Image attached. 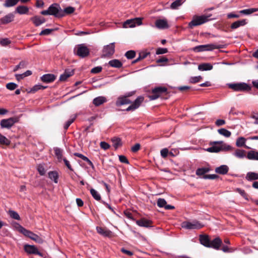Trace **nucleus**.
<instances>
[{
	"label": "nucleus",
	"instance_id": "11",
	"mask_svg": "<svg viewBox=\"0 0 258 258\" xmlns=\"http://www.w3.org/2000/svg\"><path fill=\"white\" fill-rule=\"evenodd\" d=\"M136 224L140 227H152V222L150 220L146 219L145 218H142L140 220H137L136 221Z\"/></svg>",
	"mask_w": 258,
	"mask_h": 258
},
{
	"label": "nucleus",
	"instance_id": "44",
	"mask_svg": "<svg viewBox=\"0 0 258 258\" xmlns=\"http://www.w3.org/2000/svg\"><path fill=\"white\" fill-rule=\"evenodd\" d=\"M55 155L56 156L57 159L60 161L62 159V151L60 148L55 147L54 148Z\"/></svg>",
	"mask_w": 258,
	"mask_h": 258
},
{
	"label": "nucleus",
	"instance_id": "29",
	"mask_svg": "<svg viewBox=\"0 0 258 258\" xmlns=\"http://www.w3.org/2000/svg\"><path fill=\"white\" fill-rule=\"evenodd\" d=\"M49 178L53 180L55 183L58 182V173L55 171H49L48 173Z\"/></svg>",
	"mask_w": 258,
	"mask_h": 258
},
{
	"label": "nucleus",
	"instance_id": "48",
	"mask_svg": "<svg viewBox=\"0 0 258 258\" xmlns=\"http://www.w3.org/2000/svg\"><path fill=\"white\" fill-rule=\"evenodd\" d=\"M136 56V52L134 50H128L125 53V56L127 59H132Z\"/></svg>",
	"mask_w": 258,
	"mask_h": 258
},
{
	"label": "nucleus",
	"instance_id": "17",
	"mask_svg": "<svg viewBox=\"0 0 258 258\" xmlns=\"http://www.w3.org/2000/svg\"><path fill=\"white\" fill-rule=\"evenodd\" d=\"M29 8L24 5H20L18 6L15 11V13H18L20 15L27 14L29 12Z\"/></svg>",
	"mask_w": 258,
	"mask_h": 258
},
{
	"label": "nucleus",
	"instance_id": "39",
	"mask_svg": "<svg viewBox=\"0 0 258 258\" xmlns=\"http://www.w3.org/2000/svg\"><path fill=\"white\" fill-rule=\"evenodd\" d=\"M210 171L209 168L202 167L197 169L196 173L197 175H205L204 174Z\"/></svg>",
	"mask_w": 258,
	"mask_h": 258
},
{
	"label": "nucleus",
	"instance_id": "2",
	"mask_svg": "<svg viewBox=\"0 0 258 258\" xmlns=\"http://www.w3.org/2000/svg\"><path fill=\"white\" fill-rule=\"evenodd\" d=\"M227 85L229 88L236 92L249 91L251 89L248 84L244 82L228 83Z\"/></svg>",
	"mask_w": 258,
	"mask_h": 258
},
{
	"label": "nucleus",
	"instance_id": "25",
	"mask_svg": "<svg viewBox=\"0 0 258 258\" xmlns=\"http://www.w3.org/2000/svg\"><path fill=\"white\" fill-rule=\"evenodd\" d=\"M245 179L248 181H252L258 179V173L248 172L247 173Z\"/></svg>",
	"mask_w": 258,
	"mask_h": 258
},
{
	"label": "nucleus",
	"instance_id": "30",
	"mask_svg": "<svg viewBox=\"0 0 258 258\" xmlns=\"http://www.w3.org/2000/svg\"><path fill=\"white\" fill-rule=\"evenodd\" d=\"M96 230L99 234L104 236H109L111 233L110 231L106 230L101 227H96Z\"/></svg>",
	"mask_w": 258,
	"mask_h": 258
},
{
	"label": "nucleus",
	"instance_id": "18",
	"mask_svg": "<svg viewBox=\"0 0 258 258\" xmlns=\"http://www.w3.org/2000/svg\"><path fill=\"white\" fill-rule=\"evenodd\" d=\"M107 99L104 96H98L93 100V103L95 106H99L107 102Z\"/></svg>",
	"mask_w": 258,
	"mask_h": 258
},
{
	"label": "nucleus",
	"instance_id": "36",
	"mask_svg": "<svg viewBox=\"0 0 258 258\" xmlns=\"http://www.w3.org/2000/svg\"><path fill=\"white\" fill-rule=\"evenodd\" d=\"M29 238L40 244L42 243L44 241L43 239L42 238H41L40 236L33 232H32V233L31 234V236H30Z\"/></svg>",
	"mask_w": 258,
	"mask_h": 258
},
{
	"label": "nucleus",
	"instance_id": "33",
	"mask_svg": "<svg viewBox=\"0 0 258 258\" xmlns=\"http://www.w3.org/2000/svg\"><path fill=\"white\" fill-rule=\"evenodd\" d=\"M112 146L115 149H117L119 147L122 145L121 139L119 138H113L111 139Z\"/></svg>",
	"mask_w": 258,
	"mask_h": 258
},
{
	"label": "nucleus",
	"instance_id": "63",
	"mask_svg": "<svg viewBox=\"0 0 258 258\" xmlns=\"http://www.w3.org/2000/svg\"><path fill=\"white\" fill-rule=\"evenodd\" d=\"M140 144L139 143H137L132 147L131 150L133 152L135 153L137 152L138 150H139V149H140Z\"/></svg>",
	"mask_w": 258,
	"mask_h": 258
},
{
	"label": "nucleus",
	"instance_id": "19",
	"mask_svg": "<svg viewBox=\"0 0 258 258\" xmlns=\"http://www.w3.org/2000/svg\"><path fill=\"white\" fill-rule=\"evenodd\" d=\"M222 244V240L219 237L214 238L211 241H210V247L216 249H219Z\"/></svg>",
	"mask_w": 258,
	"mask_h": 258
},
{
	"label": "nucleus",
	"instance_id": "58",
	"mask_svg": "<svg viewBox=\"0 0 258 258\" xmlns=\"http://www.w3.org/2000/svg\"><path fill=\"white\" fill-rule=\"evenodd\" d=\"M168 52V50L166 48H158L156 50L157 54H162L166 53Z\"/></svg>",
	"mask_w": 258,
	"mask_h": 258
},
{
	"label": "nucleus",
	"instance_id": "10",
	"mask_svg": "<svg viewBox=\"0 0 258 258\" xmlns=\"http://www.w3.org/2000/svg\"><path fill=\"white\" fill-rule=\"evenodd\" d=\"M114 42L104 46L103 49V55L104 56H108L112 55L115 51Z\"/></svg>",
	"mask_w": 258,
	"mask_h": 258
},
{
	"label": "nucleus",
	"instance_id": "14",
	"mask_svg": "<svg viewBox=\"0 0 258 258\" xmlns=\"http://www.w3.org/2000/svg\"><path fill=\"white\" fill-rule=\"evenodd\" d=\"M155 26L159 29H164L168 28L169 25L166 19H158L155 22Z\"/></svg>",
	"mask_w": 258,
	"mask_h": 258
},
{
	"label": "nucleus",
	"instance_id": "27",
	"mask_svg": "<svg viewBox=\"0 0 258 258\" xmlns=\"http://www.w3.org/2000/svg\"><path fill=\"white\" fill-rule=\"evenodd\" d=\"M108 64L115 68H120L122 66V62L118 59H112L108 62Z\"/></svg>",
	"mask_w": 258,
	"mask_h": 258
},
{
	"label": "nucleus",
	"instance_id": "8",
	"mask_svg": "<svg viewBox=\"0 0 258 258\" xmlns=\"http://www.w3.org/2000/svg\"><path fill=\"white\" fill-rule=\"evenodd\" d=\"M142 24V18H135L134 19H128L125 21L123 23L124 28H133L136 26L141 25Z\"/></svg>",
	"mask_w": 258,
	"mask_h": 258
},
{
	"label": "nucleus",
	"instance_id": "52",
	"mask_svg": "<svg viewBox=\"0 0 258 258\" xmlns=\"http://www.w3.org/2000/svg\"><path fill=\"white\" fill-rule=\"evenodd\" d=\"M250 118L254 119L253 123L256 125H258V112H252L250 115Z\"/></svg>",
	"mask_w": 258,
	"mask_h": 258
},
{
	"label": "nucleus",
	"instance_id": "57",
	"mask_svg": "<svg viewBox=\"0 0 258 258\" xmlns=\"http://www.w3.org/2000/svg\"><path fill=\"white\" fill-rule=\"evenodd\" d=\"M102 68L101 66H97L93 68L91 70V73L92 74H97L101 72Z\"/></svg>",
	"mask_w": 258,
	"mask_h": 258
},
{
	"label": "nucleus",
	"instance_id": "23",
	"mask_svg": "<svg viewBox=\"0 0 258 258\" xmlns=\"http://www.w3.org/2000/svg\"><path fill=\"white\" fill-rule=\"evenodd\" d=\"M200 243L206 247H210V241L208 236L207 235H200Z\"/></svg>",
	"mask_w": 258,
	"mask_h": 258
},
{
	"label": "nucleus",
	"instance_id": "45",
	"mask_svg": "<svg viewBox=\"0 0 258 258\" xmlns=\"http://www.w3.org/2000/svg\"><path fill=\"white\" fill-rule=\"evenodd\" d=\"M77 114L74 115L71 118L69 119L64 124L63 128L64 130H67L70 125L74 121L77 117Z\"/></svg>",
	"mask_w": 258,
	"mask_h": 258
},
{
	"label": "nucleus",
	"instance_id": "38",
	"mask_svg": "<svg viewBox=\"0 0 258 258\" xmlns=\"http://www.w3.org/2000/svg\"><path fill=\"white\" fill-rule=\"evenodd\" d=\"M18 3V0H6L3 5L6 8H10L15 6Z\"/></svg>",
	"mask_w": 258,
	"mask_h": 258
},
{
	"label": "nucleus",
	"instance_id": "41",
	"mask_svg": "<svg viewBox=\"0 0 258 258\" xmlns=\"http://www.w3.org/2000/svg\"><path fill=\"white\" fill-rule=\"evenodd\" d=\"M218 132L221 135H222L226 138L229 137L231 135V133L229 131H228L224 128H222L219 129L218 130Z\"/></svg>",
	"mask_w": 258,
	"mask_h": 258
},
{
	"label": "nucleus",
	"instance_id": "31",
	"mask_svg": "<svg viewBox=\"0 0 258 258\" xmlns=\"http://www.w3.org/2000/svg\"><path fill=\"white\" fill-rule=\"evenodd\" d=\"M246 157L249 160H258V152L250 151L247 153Z\"/></svg>",
	"mask_w": 258,
	"mask_h": 258
},
{
	"label": "nucleus",
	"instance_id": "55",
	"mask_svg": "<svg viewBox=\"0 0 258 258\" xmlns=\"http://www.w3.org/2000/svg\"><path fill=\"white\" fill-rule=\"evenodd\" d=\"M53 29H45L41 31L39 35H48L50 34L52 31Z\"/></svg>",
	"mask_w": 258,
	"mask_h": 258
},
{
	"label": "nucleus",
	"instance_id": "21",
	"mask_svg": "<svg viewBox=\"0 0 258 258\" xmlns=\"http://www.w3.org/2000/svg\"><path fill=\"white\" fill-rule=\"evenodd\" d=\"M229 170V167L226 165H221L215 169V172L220 174H226Z\"/></svg>",
	"mask_w": 258,
	"mask_h": 258
},
{
	"label": "nucleus",
	"instance_id": "22",
	"mask_svg": "<svg viewBox=\"0 0 258 258\" xmlns=\"http://www.w3.org/2000/svg\"><path fill=\"white\" fill-rule=\"evenodd\" d=\"M214 143H218L220 144L221 151H228L231 150L233 148L229 145L224 143L222 141H214Z\"/></svg>",
	"mask_w": 258,
	"mask_h": 258
},
{
	"label": "nucleus",
	"instance_id": "15",
	"mask_svg": "<svg viewBox=\"0 0 258 258\" xmlns=\"http://www.w3.org/2000/svg\"><path fill=\"white\" fill-rule=\"evenodd\" d=\"M30 20L36 27L40 26L46 22L44 18L38 16H35L32 17Z\"/></svg>",
	"mask_w": 258,
	"mask_h": 258
},
{
	"label": "nucleus",
	"instance_id": "26",
	"mask_svg": "<svg viewBox=\"0 0 258 258\" xmlns=\"http://www.w3.org/2000/svg\"><path fill=\"white\" fill-rule=\"evenodd\" d=\"M213 69V66L210 63H203L199 65L198 69L201 71H210Z\"/></svg>",
	"mask_w": 258,
	"mask_h": 258
},
{
	"label": "nucleus",
	"instance_id": "37",
	"mask_svg": "<svg viewBox=\"0 0 258 258\" xmlns=\"http://www.w3.org/2000/svg\"><path fill=\"white\" fill-rule=\"evenodd\" d=\"M18 230L23 235H24L25 236H27L29 238L30 236H31V234L32 232L28 230H27L26 229H25V228H24L20 225H19V226H18Z\"/></svg>",
	"mask_w": 258,
	"mask_h": 258
},
{
	"label": "nucleus",
	"instance_id": "13",
	"mask_svg": "<svg viewBox=\"0 0 258 258\" xmlns=\"http://www.w3.org/2000/svg\"><path fill=\"white\" fill-rule=\"evenodd\" d=\"M131 103V101L127 98V96H121L117 98L115 102L117 106H120L125 104H128Z\"/></svg>",
	"mask_w": 258,
	"mask_h": 258
},
{
	"label": "nucleus",
	"instance_id": "35",
	"mask_svg": "<svg viewBox=\"0 0 258 258\" xmlns=\"http://www.w3.org/2000/svg\"><path fill=\"white\" fill-rule=\"evenodd\" d=\"M257 11L258 8H250L241 10L239 11V13L243 15H248Z\"/></svg>",
	"mask_w": 258,
	"mask_h": 258
},
{
	"label": "nucleus",
	"instance_id": "53",
	"mask_svg": "<svg viewBox=\"0 0 258 258\" xmlns=\"http://www.w3.org/2000/svg\"><path fill=\"white\" fill-rule=\"evenodd\" d=\"M17 87V85L13 82L9 83L6 85V88L10 90H14Z\"/></svg>",
	"mask_w": 258,
	"mask_h": 258
},
{
	"label": "nucleus",
	"instance_id": "20",
	"mask_svg": "<svg viewBox=\"0 0 258 258\" xmlns=\"http://www.w3.org/2000/svg\"><path fill=\"white\" fill-rule=\"evenodd\" d=\"M55 79V76L53 74H45L41 77V80L42 82L45 83H51L54 81Z\"/></svg>",
	"mask_w": 258,
	"mask_h": 258
},
{
	"label": "nucleus",
	"instance_id": "9",
	"mask_svg": "<svg viewBox=\"0 0 258 258\" xmlns=\"http://www.w3.org/2000/svg\"><path fill=\"white\" fill-rule=\"evenodd\" d=\"M144 100V97L142 96L138 97L134 101V102L129 106L127 108L125 109V111H134L136 109L138 108L141 105V103L143 102Z\"/></svg>",
	"mask_w": 258,
	"mask_h": 258
},
{
	"label": "nucleus",
	"instance_id": "40",
	"mask_svg": "<svg viewBox=\"0 0 258 258\" xmlns=\"http://www.w3.org/2000/svg\"><path fill=\"white\" fill-rule=\"evenodd\" d=\"M149 54H150V52H141L139 54V57L137 58H136L135 60H134L132 62V63H135L138 62L139 60L145 58Z\"/></svg>",
	"mask_w": 258,
	"mask_h": 258
},
{
	"label": "nucleus",
	"instance_id": "4",
	"mask_svg": "<svg viewBox=\"0 0 258 258\" xmlns=\"http://www.w3.org/2000/svg\"><path fill=\"white\" fill-rule=\"evenodd\" d=\"M208 17L205 15L195 16L192 21L188 23V27L192 28L194 27L202 25L208 22Z\"/></svg>",
	"mask_w": 258,
	"mask_h": 258
},
{
	"label": "nucleus",
	"instance_id": "28",
	"mask_svg": "<svg viewBox=\"0 0 258 258\" xmlns=\"http://www.w3.org/2000/svg\"><path fill=\"white\" fill-rule=\"evenodd\" d=\"M246 139L244 137L238 138L236 140V145L237 147H244L247 149H250V148L245 145Z\"/></svg>",
	"mask_w": 258,
	"mask_h": 258
},
{
	"label": "nucleus",
	"instance_id": "16",
	"mask_svg": "<svg viewBox=\"0 0 258 258\" xmlns=\"http://www.w3.org/2000/svg\"><path fill=\"white\" fill-rule=\"evenodd\" d=\"M14 15L13 13H9L0 19V22L2 24H8L14 20Z\"/></svg>",
	"mask_w": 258,
	"mask_h": 258
},
{
	"label": "nucleus",
	"instance_id": "56",
	"mask_svg": "<svg viewBox=\"0 0 258 258\" xmlns=\"http://www.w3.org/2000/svg\"><path fill=\"white\" fill-rule=\"evenodd\" d=\"M218 175L217 174H208V175H205L203 176V178L207 179H215L218 177Z\"/></svg>",
	"mask_w": 258,
	"mask_h": 258
},
{
	"label": "nucleus",
	"instance_id": "24",
	"mask_svg": "<svg viewBox=\"0 0 258 258\" xmlns=\"http://www.w3.org/2000/svg\"><path fill=\"white\" fill-rule=\"evenodd\" d=\"M246 24V20L244 19L238 20L233 23L230 27L232 29H236L240 26H244Z\"/></svg>",
	"mask_w": 258,
	"mask_h": 258
},
{
	"label": "nucleus",
	"instance_id": "32",
	"mask_svg": "<svg viewBox=\"0 0 258 258\" xmlns=\"http://www.w3.org/2000/svg\"><path fill=\"white\" fill-rule=\"evenodd\" d=\"M167 89L165 87H157L152 90V93L158 94L159 96L163 93L166 92Z\"/></svg>",
	"mask_w": 258,
	"mask_h": 258
},
{
	"label": "nucleus",
	"instance_id": "3",
	"mask_svg": "<svg viewBox=\"0 0 258 258\" xmlns=\"http://www.w3.org/2000/svg\"><path fill=\"white\" fill-rule=\"evenodd\" d=\"M74 53L77 55L84 58L87 56L90 53L89 49L84 43L77 45L74 48Z\"/></svg>",
	"mask_w": 258,
	"mask_h": 258
},
{
	"label": "nucleus",
	"instance_id": "60",
	"mask_svg": "<svg viewBox=\"0 0 258 258\" xmlns=\"http://www.w3.org/2000/svg\"><path fill=\"white\" fill-rule=\"evenodd\" d=\"M119 160L120 162L128 164L129 161L125 156H119Z\"/></svg>",
	"mask_w": 258,
	"mask_h": 258
},
{
	"label": "nucleus",
	"instance_id": "5",
	"mask_svg": "<svg viewBox=\"0 0 258 258\" xmlns=\"http://www.w3.org/2000/svg\"><path fill=\"white\" fill-rule=\"evenodd\" d=\"M181 227L186 229H199L204 226V225L197 220L192 221H184L181 223Z\"/></svg>",
	"mask_w": 258,
	"mask_h": 258
},
{
	"label": "nucleus",
	"instance_id": "1",
	"mask_svg": "<svg viewBox=\"0 0 258 258\" xmlns=\"http://www.w3.org/2000/svg\"><path fill=\"white\" fill-rule=\"evenodd\" d=\"M40 14L42 15H52L56 18L62 17V9L60 5L57 3L51 4L46 10L42 11Z\"/></svg>",
	"mask_w": 258,
	"mask_h": 258
},
{
	"label": "nucleus",
	"instance_id": "61",
	"mask_svg": "<svg viewBox=\"0 0 258 258\" xmlns=\"http://www.w3.org/2000/svg\"><path fill=\"white\" fill-rule=\"evenodd\" d=\"M236 191L238 192L241 196H242L245 199H247V195L245 193V191L243 189H242L239 188H237L236 189Z\"/></svg>",
	"mask_w": 258,
	"mask_h": 258
},
{
	"label": "nucleus",
	"instance_id": "59",
	"mask_svg": "<svg viewBox=\"0 0 258 258\" xmlns=\"http://www.w3.org/2000/svg\"><path fill=\"white\" fill-rule=\"evenodd\" d=\"M168 153L169 151L167 148H164L162 149L160 151L161 156L164 158H166L167 157Z\"/></svg>",
	"mask_w": 258,
	"mask_h": 258
},
{
	"label": "nucleus",
	"instance_id": "7",
	"mask_svg": "<svg viewBox=\"0 0 258 258\" xmlns=\"http://www.w3.org/2000/svg\"><path fill=\"white\" fill-rule=\"evenodd\" d=\"M18 121L16 117H10L1 120L0 125L2 128H11Z\"/></svg>",
	"mask_w": 258,
	"mask_h": 258
},
{
	"label": "nucleus",
	"instance_id": "50",
	"mask_svg": "<svg viewBox=\"0 0 258 258\" xmlns=\"http://www.w3.org/2000/svg\"><path fill=\"white\" fill-rule=\"evenodd\" d=\"M167 203L165 199L160 198L158 200L157 204L160 208H165Z\"/></svg>",
	"mask_w": 258,
	"mask_h": 258
},
{
	"label": "nucleus",
	"instance_id": "46",
	"mask_svg": "<svg viewBox=\"0 0 258 258\" xmlns=\"http://www.w3.org/2000/svg\"><path fill=\"white\" fill-rule=\"evenodd\" d=\"M182 3V0H176L171 4L170 8L173 10L177 9Z\"/></svg>",
	"mask_w": 258,
	"mask_h": 258
},
{
	"label": "nucleus",
	"instance_id": "12",
	"mask_svg": "<svg viewBox=\"0 0 258 258\" xmlns=\"http://www.w3.org/2000/svg\"><path fill=\"white\" fill-rule=\"evenodd\" d=\"M214 142H211L210 145L211 147L208 148L205 150L210 153H218L221 151L220 144L218 143H214Z\"/></svg>",
	"mask_w": 258,
	"mask_h": 258
},
{
	"label": "nucleus",
	"instance_id": "43",
	"mask_svg": "<svg viewBox=\"0 0 258 258\" xmlns=\"http://www.w3.org/2000/svg\"><path fill=\"white\" fill-rule=\"evenodd\" d=\"M75 11V8L72 7H68L64 9L63 10H62V17H64L66 14H71Z\"/></svg>",
	"mask_w": 258,
	"mask_h": 258
},
{
	"label": "nucleus",
	"instance_id": "51",
	"mask_svg": "<svg viewBox=\"0 0 258 258\" xmlns=\"http://www.w3.org/2000/svg\"><path fill=\"white\" fill-rule=\"evenodd\" d=\"M202 79V77L201 76L191 77L189 79V81L190 83L194 84L200 82Z\"/></svg>",
	"mask_w": 258,
	"mask_h": 258
},
{
	"label": "nucleus",
	"instance_id": "6",
	"mask_svg": "<svg viewBox=\"0 0 258 258\" xmlns=\"http://www.w3.org/2000/svg\"><path fill=\"white\" fill-rule=\"evenodd\" d=\"M223 48L221 45H217L214 44H209L197 46L193 48L195 52H202L204 51H212L215 49Z\"/></svg>",
	"mask_w": 258,
	"mask_h": 258
},
{
	"label": "nucleus",
	"instance_id": "42",
	"mask_svg": "<svg viewBox=\"0 0 258 258\" xmlns=\"http://www.w3.org/2000/svg\"><path fill=\"white\" fill-rule=\"evenodd\" d=\"M90 193L92 195V196L93 197V198L96 200V201H100L101 200V196L99 194V192L96 190L94 188H91L90 189Z\"/></svg>",
	"mask_w": 258,
	"mask_h": 258
},
{
	"label": "nucleus",
	"instance_id": "62",
	"mask_svg": "<svg viewBox=\"0 0 258 258\" xmlns=\"http://www.w3.org/2000/svg\"><path fill=\"white\" fill-rule=\"evenodd\" d=\"M100 145L101 148L105 150L108 149L110 147V145L105 142H101Z\"/></svg>",
	"mask_w": 258,
	"mask_h": 258
},
{
	"label": "nucleus",
	"instance_id": "64",
	"mask_svg": "<svg viewBox=\"0 0 258 258\" xmlns=\"http://www.w3.org/2000/svg\"><path fill=\"white\" fill-rule=\"evenodd\" d=\"M64 74L68 75V77H70L73 76L74 74V70L72 69H66L64 72Z\"/></svg>",
	"mask_w": 258,
	"mask_h": 258
},
{
	"label": "nucleus",
	"instance_id": "54",
	"mask_svg": "<svg viewBox=\"0 0 258 258\" xmlns=\"http://www.w3.org/2000/svg\"><path fill=\"white\" fill-rule=\"evenodd\" d=\"M11 43V41L8 38H4L0 40V44L3 46H6Z\"/></svg>",
	"mask_w": 258,
	"mask_h": 258
},
{
	"label": "nucleus",
	"instance_id": "47",
	"mask_svg": "<svg viewBox=\"0 0 258 258\" xmlns=\"http://www.w3.org/2000/svg\"><path fill=\"white\" fill-rule=\"evenodd\" d=\"M10 144V141L5 136L2 135L0 133V144L9 145Z\"/></svg>",
	"mask_w": 258,
	"mask_h": 258
},
{
	"label": "nucleus",
	"instance_id": "49",
	"mask_svg": "<svg viewBox=\"0 0 258 258\" xmlns=\"http://www.w3.org/2000/svg\"><path fill=\"white\" fill-rule=\"evenodd\" d=\"M9 212L11 218L18 220L20 219V216L17 212L13 210H10Z\"/></svg>",
	"mask_w": 258,
	"mask_h": 258
},
{
	"label": "nucleus",
	"instance_id": "34",
	"mask_svg": "<svg viewBox=\"0 0 258 258\" xmlns=\"http://www.w3.org/2000/svg\"><path fill=\"white\" fill-rule=\"evenodd\" d=\"M245 151L243 150L237 149L233 153V155L239 159H242L245 157Z\"/></svg>",
	"mask_w": 258,
	"mask_h": 258
}]
</instances>
